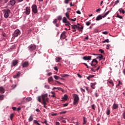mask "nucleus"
Instances as JSON below:
<instances>
[{"mask_svg":"<svg viewBox=\"0 0 125 125\" xmlns=\"http://www.w3.org/2000/svg\"><path fill=\"white\" fill-rule=\"evenodd\" d=\"M48 96V94L47 93H45L44 94L41 95V96H39L38 97V101L43 105V107L45 109H47V106H46L47 104V102L49 100V99L47 97Z\"/></svg>","mask_w":125,"mask_h":125,"instance_id":"f257e3e1","label":"nucleus"},{"mask_svg":"<svg viewBox=\"0 0 125 125\" xmlns=\"http://www.w3.org/2000/svg\"><path fill=\"white\" fill-rule=\"evenodd\" d=\"M71 29H73L74 30H72V32H75L78 30L79 31V32H81L83 33V26H81V27H80V26H78L76 24H73L71 25Z\"/></svg>","mask_w":125,"mask_h":125,"instance_id":"f03ea898","label":"nucleus"},{"mask_svg":"<svg viewBox=\"0 0 125 125\" xmlns=\"http://www.w3.org/2000/svg\"><path fill=\"white\" fill-rule=\"evenodd\" d=\"M72 98L73 99V105H78V103H79V101H80V97H79V95L77 94H73Z\"/></svg>","mask_w":125,"mask_h":125,"instance_id":"7ed1b4c3","label":"nucleus"},{"mask_svg":"<svg viewBox=\"0 0 125 125\" xmlns=\"http://www.w3.org/2000/svg\"><path fill=\"white\" fill-rule=\"evenodd\" d=\"M110 12V11H108L103 16H102L101 15L98 16L96 18V21H99V20H101L102 18H105V17H106V16H107V15H108Z\"/></svg>","mask_w":125,"mask_h":125,"instance_id":"20e7f679","label":"nucleus"},{"mask_svg":"<svg viewBox=\"0 0 125 125\" xmlns=\"http://www.w3.org/2000/svg\"><path fill=\"white\" fill-rule=\"evenodd\" d=\"M4 11V18H8L9 16V13H10V10L5 9L3 10Z\"/></svg>","mask_w":125,"mask_h":125,"instance_id":"39448f33","label":"nucleus"},{"mask_svg":"<svg viewBox=\"0 0 125 125\" xmlns=\"http://www.w3.org/2000/svg\"><path fill=\"white\" fill-rule=\"evenodd\" d=\"M37 48V46L35 44H31L28 47V50L29 51H34Z\"/></svg>","mask_w":125,"mask_h":125,"instance_id":"423d86ee","label":"nucleus"},{"mask_svg":"<svg viewBox=\"0 0 125 125\" xmlns=\"http://www.w3.org/2000/svg\"><path fill=\"white\" fill-rule=\"evenodd\" d=\"M32 8V11L33 13H34L35 14L36 13H38V8L37 7V5L35 4H34L31 7Z\"/></svg>","mask_w":125,"mask_h":125,"instance_id":"0eeeda50","label":"nucleus"},{"mask_svg":"<svg viewBox=\"0 0 125 125\" xmlns=\"http://www.w3.org/2000/svg\"><path fill=\"white\" fill-rule=\"evenodd\" d=\"M25 13L26 15H29L31 13V8L30 7H26L25 8Z\"/></svg>","mask_w":125,"mask_h":125,"instance_id":"6e6552de","label":"nucleus"},{"mask_svg":"<svg viewBox=\"0 0 125 125\" xmlns=\"http://www.w3.org/2000/svg\"><path fill=\"white\" fill-rule=\"evenodd\" d=\"M96 59H93L91 63V66H92V67H95V68H96V64H93V62H95V63H96V64H97L98 63V61H97V60Z\"/></svg>","mask_w":125,"mask_h":125,"instance_id":"1a4fd4ad","label":"nucleus"},{"mask_svg":"<svg viewBox=\"0 0 125 125\" xmlns=\"http://www.w3.org/2000/svg\"><path fill=\"white\" fill-rule=\"evenodd\" d=\"M19 35H20V30L19 29L16 30L13 35L14 37H18Z\"/></svg>","mask_w":125,"mask_h":125,"instance_id":"9d476101","label":"nucleus"},{"mask_svg":"<svg viewBox=\"0 0 125 125\" xmlns=\"http://www.w3.org/2000/svg\"><path fill=\"white\" fill-rule=\"evenodd\" d=\"M21 76V72L20 71H19L17 72L16 75L13 76L14 79H18Z\"/></svg>","mask_w":125,"mask_h":125,"instance_id":"9b49d317","label":"nucleus"},{"mask_svg":"<svg viewBox=\"0 0 125 125\" xmlns=\"http://www.w3.org/2000/svg\"><path fill=\"white\" fill-rule=\"evenodd\" d=\"M18 64V61L16 60H14L12 62V65L11 67H13V66H16Z\"/></svg>","mask_w":125,"mask_h":125,"instance_id":"f8f14e48","label":"nucleus"},{"mask_svg":"<svg viewBox=\"0 0 125 125\" xmlns=\"http://www.w3.org/2000/svg\"><path fill=\"white\" fill-rule=\"evenodd\" d=\"M23 68H27L29 66V62H25L22 64Z\"/></svg>","mask_w":125,"mask_h":125,"instance_id":"ddd939ff","label":"nucleus"},{"mask_svg":"<svg viewBox=\"0 0 125 125\" xmlns=\"http://www.w3.org/2000/svg\"><path fill=\"white\" fill-rule=\"evenodd\" d=\"M61 39H62L63 40L66 39V31H63L62 32L61 35Z\"/></svg>","mask_w":125,"mask_h":125,"instance_id":"4468645a","label":"nucleus"},{"mask_svg":"<svg viewBox=\"0 0 125 125\" xmlns=\"http://www.w3.org/2000/svg\"><path fill=\"white\" fill-rule=\"evenodd\" d=\"M83 60H85V61L87 60H91V56H84L83 58Z\"/></svg>","mask_w":125,"mask_h":125,"instance_id":"2eb2a0df","label":"nucleus"},{"mask_svg":"<svg viewBox=\"0 0 125 125\" xmlns=\"http://www.w3.org/2000/svg\"><path fill=\"white\" fill-rule=\"evenodd\" d=\"M119 109V104H113L112 105V110H116Z\"/></svg>","mask_w":125,"mask_h":125,"instance_id":"dca6fc26","label":"nucleus"},{"mask_svg":"<svg viewBox=\"0 0 125 125\" xmlns=\"http://www.w3.org/2000/svg\"><path fill=\"white\" fill-rule=\"evenodd\" d=\"M95 85H96V82L90 83V87H91V88L93 89H95Z\"/></svg>","mask_w":125,"mask_h":125,"instance_id":"f3484780","label":"nucleus"},{"mask_svg":"<svg viewBox=\"0 0 125 125\" xmlns=\"http://www.w3.org/2000/svg\"><path fill=\"white\" fill-rule=\"evenodd\" d=\"M84 87L86 89V90L87 91L88 93H92V90L91 89H89L88 87H85L84 86Z\"/></svg>","mask_w":125,"mask_h":125,"instance_id":"a211bd4d","label":"nucleus"},{"mask_svg":"<svg viewBox=\"0 0 125 125\" xmlns=\"http://www.w3.org/2000/svg\"><path fill=\"white\" fill-rule=\"evenodd\" d=\"M96 59H99L100 61H101L103 59V56L102 54H99V56L96 58Z\"/></svg>","mask_w":125,"mask_h":125,"instance_id":"6ab92c4d","label":"nucleus"},{"mask_svg":"<svg viewBox=\"0 0 125 125\" xmlns=\"http://www.w3.org/2000/svg\"><path fill=\"white\" fill-rule=\"evenodd\" d=\"M5 90H4V88L3 86L0 87V93H4Z\"/></svg>","mask_w":125,"mask_h":125,"instance_id":"aec40b11","label":"nucleus"},{"mask_svg":"<svg viewBox=\"0 0 125 125\" xmlns=\"http://www.w3.org/2000/svg\"><path fill=\"white\" fill-rule=\"evenodd\" d=\"M118 11H119L120 13H123V14H125V11L124 10H123L122 8H120Z\"/></svg>","mask_w":125,"mask_h":125,"instance_id":"412c9836","label":"nucleus"},{"mask_svg":"<svg viewBox=\"0 0 125 125\" xmlns=\"http://www.w3.org/2000/svg\"><path fill=\"white\" fill-rule=\"evenodd\" d=\"M62 59L61 57H57L55 59L56 62H60V61Z\"/></svg>","mask_w":125,"mask_h":125,"instance_id":"4be33fe9","label":"nucleus"},{"mask_svg":"<svg viewBox=\"0 0 125 125\" xmlns=\"http://www.w3.org/2000/svg\"><path fill=\"white\" fill-rule=\"evenodd\" d=\"M61 77H62V78H67V77H70V75L68 74H61Z\"/></svg>","mask_w":125,"mask_h":125,"instance_id":"5701e85b","label":"nucleus"},{"mask_svg":"<svg viewBox=\"0 0 125 125\" xmlns=\"http://www.w3.org/2000/svg\"><path fill=\"white\" fill-rule=\"evenodd\" d=\"M53 80V78H52V77H50L48 79V83H51V82H52V81Z\"/></svg>","mask_w":125,"mask_h":125,"instance_id":"b1692460","label":"nucleus"},{"mask_svg":"<svg viewBox=\"0 0 125 125\" xmlns=\"http://www.w3.org/2000/svg\"><path fill=\"white\" fill-rule=\"evenodd\" d=\"M107 83H110L112 85V86H114V83L112 80L107 81Z\"/></svg>","mask_w":125,"mask_h":125,"instance_id":"393cba45","label":"nucleus"},{"mask_svg":"<svg viewBox=\"0 0 125 125\" xmlns=\"http://www.w3.org/2000/svg\"><path fill=\"white\" fill-rule=\"evenodd\" d=\"M65 16L67 18V19L69 20L70 19V15H69V13L68 12L65 13Z\"/></svg>","mask_w":125,"mask_h":125,"instance_id":"a878e982","label":"nucleus"},{"mask_svg":"<svg viewBox=\"0 0 125 125\" xmlns=\"http://www.w3.org/2000/svg\"><path fill=\"white\" fill-rule=\"evenodd\" d=\"M123 85V83H122L120 80H118V84L116 85V87H118V86H120V85Z\"/></svg>","mask_w":125,"mask_h":125,"instance_id":"bb28decb","label":"nucleus"},{"mask_svg":"<svg viewBox=\"0 0 125 125\" xmlns=\"http://www.w3.org/2000/svg\"><path fill=\"white\" fill-rule=\"evenodd\" d=\"M83 125H85V123H87V121L86 120V118L83 117Z\"/></svg>","mask_w":125,"mask_h":125,"instance_id":"cd10ccee","label":"nucleus"},{"mask_svg":"<svg viewBox=\"0 0 125 125\" xmlns=\"http://www.w3.org/2000/svg\"><path fill=\"white\" fill-rule=\"evenodd\" d=\"M34 120L33 116H30L28 119V122H32Z\"/></svg>","mask_w":125,"mask_h":125,"instance_id":"c85d7f7f","label":"nucleus"},{"mask_svg":"<svg viewBox=\"0 0 125 125\" xmlns=\"http://www.w3.org/2000/svg\"><path fill=\"white\" fill-rule=\"evenodd\" d=\"M68 21H67V19H66V17H63L62 18V22L63 23H66Z\"/></svg>","mask_w":125,"mask_h":125,"instance_id":"c756f323","label":"nucleus"},{"mask_svg":"<svg viewBox=\"0 0 125 125\" xmlns=\"http://www.w3.org/2000/svg\"><path fill=\"white\" fill-rule=\"evenodd\" d=\"M110 113H111V111L110 110V109H109V108H107V110L106 112V114L107 115H110Z\"/></svg>","mask_w":125,"mask_h":125,"instance_id":"7c9ffc66","label":"nucleus"},{"mask_svg":"<svg viewBox=\"0 0 125 125\" xmlns=\"http://www.w3.org/2000/svg\"><path fill=\"white\" fill-rule=\"evenodd\" d=\"M33 124H35L36 125H41V124H40V123H39V122H38V121L37 120H34Z\"/></svg>","mask_w":125,"mask_h":125,"instance_id":"2f4dec72","label":"nucleus"},{"mask_svg":"<svg viewBox=\"0 0 125 125\" xmlns=\"http://www.w3.org/2000/svg\"><path fill=\"white\" fill-rule=\"evenodd\" d=\"M62 99H64V100H67V99H68V96L66 94H65L63 96V97L62 98Z\"/></svg>","mask_w":125,"mask_h":125,"instance_id":"473e14b6","label":"nucleus"},{"mask_svg":"<svg viewBox=\"0 0 125 125\" xmlns=\"http://www.w3.org/2000/svg\"><path fill=\"white\" fill-rule=\"evenodd\" d=\"M117 18H119L120 19H123V16H120L119 14H117V15L116 16Z\"/></svg>","mask_w":125,"mask_h":125,"instance_id":"72a5a7b5","label":"nucleus"},{"mask_svg":"<svg viewBox=\"0 0 125 125\" xmlns=\"http://www.w3.org/2000/svg\"><path fill=\"white\" fill-rule=\"evenodd\" d=\"M105 42H109V39H106L104 41H102V43H105Z\"/></svg>","mask_w":125,"mask_h":125,"instance_id":"f704fd0d","label":"nucleus"},{"mask_svg":"<svg viewBox=\"0 0 125 125\" xmlns=\"http://www.w3.org/2000/svg\"><path fill=\"white\" fill-rule=\"evenodd\" d=\"M4 99V96L3 95H0V100H3Z\"/></svg>","mask_w":125,"mask_h":125,"instance_id":"c9c22d12","label":"nucleus"},{"mask_svg":"<svg viewBox=\"0 0 125 125\" xmlns=\"http://www.w3.org/2000/svg\"><path fill=\"white\" fill-rule=\"evenodd\" d=\"M54 78L55 80H60V77L56 75L54 76Z\"/></svg>","mask_w":125,"mask_h":125,"instance_id":"e433bc0d","label":"nucleus"},{"mask_svg":"<svg viewBox=\"0 0 125 125\" xmlns=\"http://www.w3.org/2000/svg\"><path fill=\"white\" fill-rule=\"evenodd\" d=\"M26 100H27V101H28V102L32 101V98L28 97L26 98Z\"/></svg>","mask_w":125,"mask_h":125,"instance_id":"4c0bfd02","label":"nucleus"},{"mask_svg":"<svg viewBox=\"0 0 125 125\" xmlns=\"http://www.w3.org/2000/svg\"><path fill=\"white\" fill-rule=\"evenodd\" d=\"M65 23V25L66 26H70V25H71V23H70V22H69V21H66V22H64Z\"/></svg>","mask_w":125,"mask_h":125,"instance_id":"58836bf2","label":"nucleus"},{"mask_svg":"<svg viewBox=\"0 0 125 125\" xmlns=\"http://www.w3.org/2000/svg\"><path fill=\"white\" fill-rule=\"evenodd\" d=\"M57 21H58V20L57 19H55V20H54V21H53V24H54V25L55 24H57Z\"/></svg>","mask_w":125,"mask_h":125,"instance_id":"ea45409f","label":"nucleus"},{"mask_svg":"<svg viewBox=\"0 0 125 125\" xmlns=\"http://www.w3.org/2000/svg\"><path fill=\"white\" fill-rule=\"evenodd\" d=\"M58 20H59V21H61V20H62V16H59L58 17Z\"/></svg>","mask_w":125,"mask_h":125,"instance_id":"a19ab883","label":"nucleus"},{"mask_svg":"<svg viewBox=\"0 0 125 125\" xmlns=\"http://www.w3.org/2000/svg\"><path fill=\"white\" fill-rule=\"evenodd\" d=\"M44 88H46L47 89H49V88H50V87H49V85H45Z\"/></svg>","mask_w":125,"mask_h":125,"instance_id":"79ce46f5","label":"nucleus"},{"mask_svg":"<svg viewBox=\"0 0 125 125\" xmlns=\"http://www.w3.org/2000/svg\"><path fill=\"white\" fill-rule=\"evenodd\" d=\"M68 20H70V21H72L73 22H75V21H76V20H77V19L76 18H75L74 19H70L69 18L68 19Z\"/></svg>","mask_w":125,"mask_h":125,"instance_id":"37998d69","label":"nucleus"},{"mask_svg":"<svg viewBox=\"0 0 125 125\" xmlns=\"http://www.w3.org/2000/svg\"><path fill=\"white\" fill-rule=\"evenodd\" d=\"M11 5H14L15 4V1L14 0L11 1Z\"/></svg>","mask_w":125,"mask_h":125,"instance_id":"c03bdc74","label":"nucleus"},{"mask_svg":"<svg viewBox=\"0 0 125 125\" xmlns=\"http://www.w3.org/2000/svg\"><path fill=\"white\" fill-rule=\"evenodd\" d=\"M91 24V22H90L89 21L86 22V25L87 26H89Z\"/></svg>","mask_w":125,"mask_h":125,"instance_id":"a18cd8bd","label":"nucleus"},{"mask_svg":"<svg viewBox=\"0 0 125 125\" xmlns=\"http://www.w3.org/2000/svg\"><path fill=\"white\" fill-rule=\"evenodd\" d=\"M110 46H111V45H110L109 44L106 45V49H109V48H110Z\"/></svg>","mask_w":125,"mask_h":125,"instance_id":"49530a36","label":"nucleus"},{"mask_svg":"<svg viewBox=\"0 0 125 125\" xmlns=\"http://www.w3.org/2000/svg\"><path fill=\"white\" fill-rule=\"evenodd\" d=\"M123 118L125 120V111L123 112V113L122 114Z\"/></svg>","mask_w":125,"mask_h":125,"instance_id":"de8ad7c7","label":"nucleus"},{"mask_svg":"<svg viewBox=\"0 0 125 125\" xmlns=\"http://www.w3.org/2000/svg\"><path fill=\"white\" fill-rule=\"evenodd\" d=\"M99 51L101 52V53H104V50L102 49H100Z\"/></svg>","mask_w":125,"mask_h":125,"instance_id":"09e8293b","label":"nucleus"},{"mask_svg":"<svg viewBox=\"0 0 125 125\" xmlns=\"http://www.w3.org/2000/svg\"><path fill=\"white\" fill-rule=\"evenodd\" d=\"M67 113V111H62L60 112V115H62V114H66Z\"/></svg>","mask_w":125,"mask_h":125,"instance_id":"8fccbe9b","label":"nucleus"},{"mask_svg":"<svg viewBox=\"0 0 125 125\" xmlns=\"http://www.w3.org/2000/svg\"><path fill=\"white\" fill-rule=\"evenodd\" d=\"M54 69L57 71V72H58V67H57V66L54 67Z\"/></svg>","mask_w":125,"mask_h":125,"instance_id":"3c124183","label":"nucleus"},{"mask_svg":"<svg viewBox=\"0 0 125 125\" xmlns=\"http://www.w3.org/2000/svg\"><path fill=\"white\" fill-rule=\"evenodd\" d=\"M68 3L69 0H64V3H65L66 4H68Z\"/></svg>","mask_w":125,"mask_h":125,"instance_id":"603ef678","label":"nucleus"},{"mask_svg":"<svg viewBox=\"0 0 125 125\" xmlns=\"http://www.w3.org/2000/svg\"><path fill=\"white\" fill-rule=\"evenodd\" d=\"M68 105H69V104H68V103H65V104H63V106L64 107H67V106Z\"/></svg>","mask_w":125,"mask_h":125,"instance_id":"864d4df0","label":"nucleus"},{"mask_svg":"<svg viewBox=\"0 0 125 125\" xmlns=\"http://www.w3.org/2000/svg\"><path fill=\"white\" fill-rule=\"evenodd\" d=\"M94 75H89V77H90V79H91V78H94Z\"/></svg>","mask_w":125,"mask_h":125,"instance_id":"5fc2aeb1","label":"nucleus"},{"mask_svg":"<svg viewBox=\"0 0 125 125\" xmlns=\"http://www.w3.org/2000/svg\"><path fill=\"white\" fill-rule=\"evenodd\" d=\"M12 108L13 110V111H16V110L17 109L16 107H14V106L12 107Z\"/></svg>","mask_w":125,"mask_h":125,"instance_id":"6e6d98bb","label":"nucleus"},{"mask_svg":"<svg viewBox=\"0 0 125 125\" xmlns=\"http://www.w3.org/2000/svg\"><path fill=\"white\" fill-rule=\"evenodd\" d=\"M17 86L16 84H13L12 85V88H13V89H14V88Z\"/></svg>","mask_w":125,"mask_h":125,"instance_id":"4d7b16f0","label":"nucleus"},{"mask_svg":"<svg viewBox=\"0 0 125 125\" xmlns=\"http://www.w3.org/2000/svg\"><path fill=\"white\" fill-rule=\"evenodd\" d=\"M103 34L104 35H107L108 34V32H107V31H104V32H103Z\"/></svg>","mask_w":125,"mask_h":125,"instance_id":"13d9d810","label":"nucleus"},{"mask_svg":"<svg viewBox=\"0 0 125 125\" xmlns=\"http://www.w3.org/2000/svg\"><path fill=\"white\" fill-rule=\"evenodd\" d=\"M91 70L92 71V72H93L94 73H95V72L96 71V70H94V68H91Z\"/></svg>","mask_w":125,"mask_h":125,"instance_id":"bf43d9fd","label":"nucleus"},{"mask_svg":"<svg viewBox=\"0 0 125 125\" xmlns=\"http://www.w3.org/2000/svg\"><path fill=\"white\" fill-rule=\"evenodd\" d=\"M15 47V45H13L12 46H11L10 48L11 49H14Z\"/></svg>","mask_w":125,"mask_h":125,"instance_id":"052dcab7","label":"nucleus"},{"mask_svg":"<svg viewBox=\"0 0 125 125\" xmlns=\"http://www.w3.org/2000/svg\"><path fill=\"white\" fill-rule=\"evenodd\" d=\"M83 64L84 65H85V66H86V67L87 68H89V66H88V65H87V64L86 63H83Z\"/></svg>","mask_w":125,"mask_h":125,"instance_id":"680f3d73","label":"nucleus"},{"mask_svg":"<svg viewBox=\"0 0 125 125\" xmlns=\"http://www.w3.org/2000/svg\"><path fill=\"white\" fill-rule=\"evenodd\" d=\"M95 97H98V96H99V95H98V94H97V93H95Z\"/></svg>","mask_w":125,"mask_h":125,"instance_id":"e2e57ef3","label":"nucleus"},{"mask_svg":"<svg viewBox=\"0 0 125 125\" xmlns=\"http://www.w3.org/2000/svg\"><path fill=\"white\" fill-rule=\"evenodd\" d=\"M96 12H99V11H101V9L99 8L98 9L96 10Z\"/></svg>","mask_w":125,"mask_h":125,"instance_id":"0e129e2a","label":"nucleus"},{"mask_svg":"<svg viewBox=\"0 0 125 125\" xmlns=\"http://www.w3.org/2000/svg\"><path fill=\"white\" fill-rule=\"evenodd\" d=\"M52 75V73L49 72L47 73V76H51Z\"/></svg>","mask_w":125,"mask_h":125,"instance_id":"69168bd1","label":"nucleus"},{"mask_svg":"<svg viewBox=\"0 0 125 125\" xmlns=\"http://www.w3.org/2000/svg\"><path fill=\"white\" fill-rule=\"evenodd\" d=\"M76 13H77V14H81V11L80 10H78L77 12H76Z\"/></svg>","mask_w":125,"mask_h":125,"instance_id":"338daca9","label":"nucleus"},{"mask_svg":"<svg viewBox=\"0 0 125 125\" xmlns=\"http://www.w3.org/2000/svg\"><path fill=\"white\" fill-rule=\"evenodd\" d=\"M55 25L56 27H59V26H60L59 23H56V24H55Z\"/></svg>","mask_w":125,"mask_h":125,"instance_id":"774afa93","label":"nucleus"}]
</instances>
